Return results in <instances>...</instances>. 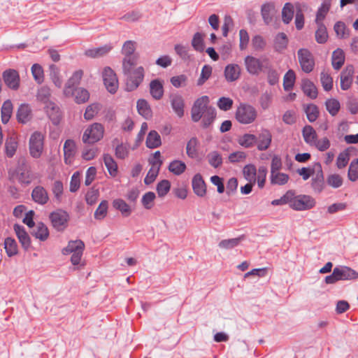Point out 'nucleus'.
<instances>
[{
    "mask_svg": "<svg viewBox=\"0 0 358 358\" xmlns=\"http://www.w3.org/2000/svg\"><path fill=\"white\" fill-rule=\"evenodd\" d=\"M290 208L295 210H306L313 208L315 205V199L309 195L300 194L295 196L292 191Z\"/></svg>",
    "mask_w": 358,
    "mask_h": 358,
    "instance_id": "obj_4",
    "label": "nucleus"
},
{
    "mask_svg": "<svg viewBox=\"0 0 358 358\" xmlns=\"http://www.w3.org/2000/svg\"><path fill=\"white\" fill-rule=\"evenodd\" d=\"M31 199L37 204L44 206L49 201L47 190L41 185L36 186L31 192Z\"/></svg>",
    "mask_w": 358,
    "mask_h": 358,
    "instance_id": "obj_15",
    "label": "nucleus"
},
{
    "mask_svg": "<svg viewBox=\"0 0 358 358\" xmlns=\"http://www.w3.org/2000/svg\"><path fill=\"white\" fill-rule=\"evenodd\" d=\"M299 62L305 73H310L315 66L313 54L306 48H301L297 52Z\"/></svg>",
    "mask_w": 358,
    "mask_h": 358,
    "instance_id": "obj_7",
    "label": "nucleus"
},
{
    "mask_svg": "<svg viewBox=\"0 0 358 358\" xmlns=\"http://www.w3.org/2000/svg\"><path fill=\"white\" fill-rule=\"evenodd\" d=\"M266 42L260 35H255L252 38V46L255 51H263L266 47Z\"/></svg>",
    "mask_w": 358,
    "mask_h": 358,
    "instance_id": "obj_62",
    "label": "nucleus"
},
{
    "mask_svg": "<svg viewBox=\"0 0 358 358\" xmlns=\"http://www.w3.org/2000/svg\"><path fill=\"white\" fill-rule=\"evenodd\" d=\"M241 74V68L237 64H227L224 71V76L228 83H233L238 80Z\"/></svg>",
    "mask_w": 358,
    "mask_h": 358,
    "instance_id": "obj_13",
    "label": "nucleus"
},
{
    "mask_svg": "<svg viewBox=\"0 0 358 358\" xmlns=\"http://www.w3.org/2000/svg\"><path fill=\"white\" fill-rule=\"evenodd\" d=\"M13 106L10 99L6 100L1 108V117L3 124H7L12 115Z\"/></svg>",
    "mask_w": 358,
    "mask_h": 358,
    "instance_id": "obj_29",
    "label": "nucleus"
},
{
    "mask_svg": "<svg viewBox=\"0 0 358 358\" xmlns=\"http://www.w3.org/2000/svg\"><path fill=\"white\" fill-rule=\"evenodd\" d=\"M83 76V71L82 70L76 71L72 74L65 84L64 93L66 96H70L73 94V91L76 89V87L79 85Z\"/></svg>",
    "mask_w": 358,
    "mask_h": 358,
    "instance_id": "obj_12",
    "label": "nucleus"
},
{
    "mask_svg": "<svg viewBox=\"0 0 358 358\" xmlns=\"http://www.w3.org/2000/svg\"><path fill=\"white\" fill-rule=\"evenodd\" d=\"M113 208L119 210L123 217H129L132 212L131 207L122 199L113 200Z\"/></svg>",
    "mask_w": 358,
    "mask_h": 358,
    "instance_id": "obj_45",
    "label": "nucleus"
},
{
    "mask_svg": "<svg viewBox=\"0 0 358 358\" xmlns=\"http://www.w3.org/2000/svg\"><path fill=\"white\" fill-rule=\"evenodd\" d=\"M302 134L304 139V141L313 145V143H315V141L317 140V134L313 127L310 125H306L302 130Z\"/></svg>",
    "mask_w": 358,
    "mask_h": 358,
    "instance_id": "obj_35",
    "label": "nucleus"
},
{
    "mask_svg": "<svg viewBox=\"0 0 358 358\" xmlns=\"http://www.w3.org/2000/svg\"><path fill=\"white\" fill-rule=\"evenodd\" d=\"M320 81L324 91L329 92L333 87V78L329 73L323 71L320 73Z\"/></svg>",
    "mask_w": 358,
    "mask_h": 358,
    "instance_id": "obj_54",
    "label": "nucleus"
},
{
    "mask_svg": "<svg viewBox=\"0 0 358 358\" xmlns=\"http://www.w3.org/2000/svg\"><path fill=\"white\" fill-rule=\"evenodd\" d=\"M216 111L215 108H209L202 116L201 124L205 129L208 128L215 120Z\"/></svg>",
    "mask_w": 358,
    "mask_h": 358,
    "instance_id": "obj_49",
    "label": "nucleus"
},
{
    "mask_svg": "<svg viewBox=\"0 0 358 358\" xmlns=\"http://www.w3.org/2000/svg\"><path fill=\"white\" fill-rule=\"evenodd\" d=\"M294 6L291 3H286L282 10V19L285 24H289L294 16Z\"/></svg>",
    "mask_w": 358,
    "mask_h": 358,
    "instance_id": "obj_46",
    "label": "nucleus"
},
{
    "mask_svg": "<svg viewBox=\"0 0 358 358\" xmlns=\"http://www.w3.org/2000/svg\"><path fill=\"white\" fill-rule=\"evenodd\" d=\"M267 75V82L271 85H275L278 83L280 79V74L271 65L265 72Z\"/></svg>",
    "mask_w": 358,
    "mask_h": 358,
    "instance_id": "obj_55",
    "label": "nucleus"
},
{
    "mask_svg": "<svg viewBox=\"0 0 358 358\" xmlns=\"http://www.w3.org/2000/svg\"><path fill=\"white\" fill-rule=\"evenodd\" d=\"M85 244L81 240L70 241L68 243L66 247L62 249V254L64 255H68L73 252L84 250Z\"/></svg>",
    "mask_w": 358,
    "mask_h": 358,
    "instance_id": "obj_32",
    "label": "nucleus"
},
{
    "mask_svg": "<svg viewBox=\"0 0 358 358\" xmlns=\"http://www.w3.org/2000/svg\"><path fill=\"white\" fill-rule=\"evenodd\" d=\"M212 67L210 65L206 64L203 66L199 78L197 80V85H203L206 80H208L212 74Z\"/></svg>",
    "mask_w": 358,
    "mask_h": 358,
    "instance_id": "obj_58",
    "label": "nucleus"
},
{
    "mask_svg": "<svg viewBox=\"0 0 358 358\" xmlns=\"http://www.w3.org/2000/svg\"><path fill=\"white\" fill-rule=\"evenodd\" d=\"M44 108L52 123L55 126L59 125L62 119V113L59 107L54 102H49Z\"/></svg>",
    "mask_w": 358,
    "mask_h": 358,
    "instance_id": "obj_10",
    "label": "nucleus"
},
{
    "mask_svg": "<svg viewBox=\"0 0 358 358\" xmlns=\"http://www.w3.org/2000/svg\"><path fill=\"white\" fill-rule=\"evenodd\" d=\"M331 4V0H324L316 13L315 23H323L327 14L328 13Z\"/></svg>",
    "mask_w": 358,
    "mask_h": 358,
    "instance_id": "obj_30",
    "label": "nucleus"
},
{
    "mask_svg": "<svg viewBox=\"0 0 358 358\" xmlns=\"http://www.w3.org/2000/svg\"><path fill=\"white\" fill-rule=\"evenodd\" d=\"M110 50L111 46L110 45H105L101 47L86 50L85 51V55L91 58L99 57L109 52Z\"/></svg>",
    "mask_w": 358,
    "mask_h": 358,
    "instance_id": "obj_28",
    "label": "nucleus"
},
{
    "mask_svg": "<svg viewBox=\"0 0 358 358\" xmlns=\"http://www.w3.org/2000/svg\"><path fill=\"white\" fill-rule=\"evenodd\" d=\"M49 219L56 231H63L68 227L70 216L66 210L59 208L50 213Z\"/></svg>",
    "mask_w": 358,
    "mask_h": 358,
    "instance_id": "obj_3",
    "label": "nucleus"
},
{
    "mask_svg": "<svg viewBox=\"0 0 358 358\" xmlns=\"http://www.w3.org/2000/svg\"><path fill=\"white\" fill-rule=\"evenodd\" d=\"M345 62V54L343 50L338 48L334 50L331 56L332 66L336 70H339Z\"/></svg>",
    "mask_w": 358,
    "mask_h": 358,
    "instance_id": "obj_34",
    "label": "nucleus"
},
{
    "mask_svg": "<svg viewBox=\"0 0 358 358\" xmlns=\"http://www.w3.org/2000/svg\"><path fill=\"white\" fill-rule=\"evenodd\" d=\"M33 235L38 239L44 241L49 236V231L48 227L43 222L38 223L36 229L34 231Z\"/></svg>",
    "mask_w": 358,
    "mask_h": 358,
    "instance_id": "obj_48",
    "label": "nucleus"
},
{
    "mask_svg": "<svg viewBox=\"0 0 358 358\" xmlns=\"http://www.w3.org/2000/svg\"><path fill=\"white\" fill-rule=\"evenodd\" d=\"M301 89L303 93L312 99L317 96V89L315 84L309 79L305 78L301 82Z\"/></svg>",
    "mask_w": 358,
    "mask_h": 358,
    "instance_id": "obj_24",
    "label": "nucleus"
},
{
    "mask_svg": "<svg viewBox=\"0 0 358 358\" xmlns=\"http://www.w3.org/2000/svg\"><path fill=\"white\" fill-rule=\"evenodd\" d=\"M2 79L8 88L13 90H18L20 87V76L16 70L12 69L5 70L2 73Z\"/></svg>",
    "mask_w": 358,
    "mask_h": 358,
    "instance_id": "obj_9",
    "label": "nucleus"
},
{
    "mask_svg": "<svg viewBox=\"0 0 358 358\" xmlns=\"http://www.w3.org/2000/svg\"><path fill=\"white\" fill-rule=\"evenodd\" d=\"M102 79L108 92L112 94V69L106 66L102 71Z\"/></svg>",
    "mask_w": 358,
    "mask_h": 358,
    "instance_id": "obj_50",
    "label": "nucleus"
},
{
    "mask_svg": "<svg viewBox=\"0 0 358 358\" xmlns=\"http://www.w3.org/2000/svg\"><path fill=\"white\" fill-rule=\"evenodd\" d=\"M43 150V136L39 131L34 132L29 138V152L32 157L39 158Z\"/></svg>",
    "mask_w": 358,
    "mask_h": 358,
    "instance_id": "obj_8",
    "label": "nucleus"
},
{
    "mask_svg": "<svg viewBox=\"0 0 358 358\" xmlns=\"http://www.w3.org/2000/svg\"><path fill=\"white\" fill-rule=\"evenodd\" d=\"M150 93L155 100H159L164 95L163 83L159 79H155L150 83Z\"/></svg>",
    "mask_w": 358,
    "mask_h": 358,
    "instance_id": "obj_22",
    "label": "nucleus"
},
{
    "mask_svg": "<svg viewBox=\"0 0 358 358\" xmlns=\"http://www.w3.org/2000/svg\"><path fill=\"white\" fill-rule=\"evenodd\" d=\"M136 108L138 113L144 118L148 120L152 117V109L150 104L145 99H138L136 103Z\"/></svg>",
    "mask_w": 358,
    "mask_h": 358,
    "instance_id": "obj_27",
    "label": "nucleus"
},
{
    "mask_svg": "<svg viewBox=\"0 0 358 358\" xmlns=\"http://www.w3.org/2000/svg\"><path fill=\"white\" fill-rule=\"evenodd\" d=\"M145 144L146 146L150 149L159 147L162 144V141L158 132L155 130L150 131L147 136Z\"/></svg>",
    "mask_w": 358,
    "mask_h": 358,
    "instance_id": "obj_33",
    "label": "nucleus"
},
{
    "mask_svg": "<svg viewBox=\"0 0 358 358\" xmlns=\"http://www.w3.org/2000/svg\"><path fill=\"white\" fill-rule=\"evenodd\" d=\"M244 64L247 72L252 76H257L258 58L247 55L244 58Z\"/></svg>",
    "mask_w": 358,
    "mask_h": 358,
    "instance_id": "obj_31",
    "label": "nucleus"
},
{
    "mask_svg": "<svg viewBox=\"0 0 358 358\" xmlns=\"http://www.w3.org/2000/svg\"><path fill=\"white\" fill-rule=\"evenodd\" d=\"M13 228L22 247L27 250L31 246V238L24 227L20 224H15Z\"/></svg>",
    "mask_w": 358,
    "mask_h": 358,
    "instance_id": "obj_17",
    "label": "nucleus"
},
{
    "mask_svg": "<svg viewBox=\"0 0 358 358\" xmlns=\"http://www.w3.org/2000/svg\"><path fill=\"white\" fill-rule=\"evenodd\" d=\"M169 101L171 108L176 115L181 118L184 116L185 114V100L182 95L176 93L171 94L169 96Z\"/></svg>",
    "mask_w": 358,
    "mask_h": 358,
    "instance_id": "obj_11",
    "label": "nucleus"
},
{
    "mask_svg": "<svg viewBox=\"0 0 358 358\" xmlns=\"http://www.w3.org/2000/svg\"><path fill=\"white\" fill-rule=\"evenodd\" d=\"M350 154L348 149H345L343 152H340L336 159L337 167L339 169L345 167L350 161Z\"/></svg>",
    "mask_w": 358,
    "mask_h": 358,
    "instance_id": "obj_56",
    "label": "nucleus"
},
{
    "mask_svg": "<svg viewBox=\"0 0 358 358\" xmlns=\"http://www.w3.org/2000/svg\"><path fill=\"white\" fill-rule=\"evenodd\" d=\"M18 181L23 185H29L32 181L33 177L30 169L25 164H22L17 170Z\"/></svg>",
    "mask_w": 358,
    "mask_h": 358,
    "instance_id": "obj_25",
    "label": "nucleus"
},
{
    "mask_svg": "<svg viewBox=\"0 0 358 358\" xmlns=\"http://www.w3.org/2000/svg\"><path fill=\"white\" fill-rule=\"evenodd\" d=\"M319 171L316 176L312 178L311 187L317 193H320L324 187V175L320 164H317Z\"/></svg>",
    "mask_w": 358,
    "mask_h": 358,
    "instance_id": "obj_23",
    "label": "nucleus"
},
{
    "mask_svg": "<svg viewBox=\"0 0 358 358\" xmlns=\"http://www.w3.org/2000/svg\"><path fill=\"white\" fill-rule=\"evenodd\" d=\"M171 188V182L168 180H162L156 187L157 192L159 197H163L167 194Z\"/></svg>",
    "mask_w": 358,
    "mask_h": 358,
    "instance_id": "obj_63",
    "label": "nucleus"
},
{
    "mask_svg": "<svg viewBox=\"0 0 358 358\" xmlns=\"http://www.w3.org/2000/svg\"><path fill=\"white\" fill-rule=\"evenodd\" d=\"M257 141V138L255 135L251 134H245L238 138V143L241 146L249 148L252 147L256 143Z\"/></svg>",
    "mask_w": 358,
    "mask_h": 358,
    "instance_id": "obj_47",
    "label": "nucleus"
},
{
    "mask_svg": "<svg viewBox=\"0 0 358 358\" xmlns=\"http://www.w3.org/2000/svg\"><path fill=\"white\" fill-rule=\"evenodd\" d=\"M244 239L245 235H241L234 238L224 239L219 243L218 246L226 250L232 249L238 246L239 243Z\"/></svg>",
    "mask_w": 358,
    "mask_h": 358,
    "instance_id": "obj_38",
    "label": "nucleus"
},
{
    "mask_svg": "<svg viewBox=\"0 0 358 358\" xmlns=\"http://www.w3.org/2000/svg\"><path fill=\"white\" fill-rule=\"evenodd\" d=\"M31 73L36 82L41 84L43 82L44 75L41 66L38 64H34L31 66Z\"/></svg>",
    "mask_w": 358,
    "mask_h": 358,
    "instance_id": "obj_61",
    "label": "nucleus"
},
{
    "mask_svg": "<svg viewBox=\"0 0 358 358\" xmlns=\"http://www.w3.org/2000/svg\"><path fill=\"white\" fill-rule=\"evenodd\" d=\"M50 96V90L48 87L43 86L38 90L37 95H36L37 99L39 101L45 103V105L48 103L50 102L49 101Z\"/></svg>",
    "mask_w": 358,
    "mask_h": 358,
    "instance_id": "obj_64",
    "label": "nucleus"
},
{
    "mask_svg": "<svg viewBox=\"0 0 358 358\" xmlns=\"http://www.w3.org/2000/svg\"><path fill=\"white\" fill-rule=\"evenodd\" d=\"M138 54L126 55L122 59V71H129V70L134 69V68L138 63Z\"/></svg>",
    "mask_w": 358,
    "mask_h": 358,
    "instance_id": "obj_37",
    "label": "nucleus"
},
{
    "mask_svg": "<svg viewBox=\"0 0 358 358\" xmlns=\"http://www.w3.org/2000/svg\"><path fill=\"white\" fill-rule=\"evenodd\" d=\"M288 43V39L285 33H279L277 34L275 38L274 46L275 49L278 52H280L285 50Z\"/></svg>",
    "mask_w": 358,
    "mask_h": 358,
    "instance_id": "obj_51",
    "label": "nucleus"
},
{
    "mask_svg": "<svg viewBox=\"0 0 358 358\" xmlns=\"http://www.w3.org/2000/svg\"><path fill=\"white\" fill-rule=\"evenodd\" d=\"M151 164L152 167L150 169L145 178H144V182L145 185H150L155 180L159 174L162 162L161 160L157 162L154 161L151 162Z\"/></svg>",
    "mask_w": 358,
    "mask_h": 358,
    "instance_id": "obj_26",
    "label": "nucleus"
},
{
    "mask_svg": "<svg viewBox=\"0 0 358 358\" xmlns=\"http://www.w3.org/2000/svg\"><path fill=\"white\" fill-rule=\"evenodd\" d=\"M4 249L9 257L16 255L18 252L17 242L11 237H8L5 239Z\"/></svg>",
    "mask_w": 358,
    "mask_h": 358,
    "instance_id": "obj_39",
    "label": "nucleus"
},
{
    "mask_svg": "<svg viewBox=\"0 0 358 358\" xmlns=\"http://www.w3.org/2000/svg\"><path fill=\"white\" fill-rule=\"evenodd\" d=\"M208 103L209 97L206 95L198 98L194 102L191 109V117L193 122H199L201 119L203 115L206 113L209 108H213L212 106H208Z\"/></svg>",
    "mask_w": 358,
    "mask_h": 358,
    "instance_id": "obj_5",
    "label": "nucleus"
},
{
    "mask_svg": "<svg viewBox=\"0 0 358 358\" xmlns=\"http://www.w3.org/2000/svg\"><path fill=\"white\" fill-rule=\"evenodd\" d=\"M317 29L315 31V40L320 44H324L328 39V33L324 23L316 24Z\"/></svg>",
    "mask_w": 358,
    "mask_h": 358,
    "instance_id": "obj_42",
    "label": "nucleus"
},
{
    "mask_svg": "<svg viewBox=\"0 0 358 358\" xmlns=\"http://www.w3.org/2000/svg\"><path fill=\"white\" fill-rule=\"evenodd\" d=\"M296 75L293 70L289 69L285 74L283 78V88L285 91L291 90L295 83Z\"/></svg>",
    "mask_w": 358,
    "mask_h": 358,
    "instance_id": "obj_44",
    "label": "nucleus"
},
{
    "mask_svg": "<svg viewBox=\"0 0 358 358\" xmlns=\"http://www.w3.org/2000/svg\"><path fill=\"white\" fill-rule=\"evenodd\" d=\"M17 148V143L15 138L10 137L6 140L5 154L8 158L14 156Z\"/></svg>",
    "mask_w": 358,
    "mask_h": 358,
    "instance_id": "obj_52",
    "label": "nucleus"
},
{
    "mask_svg": "<svg viewBox=\"0 0 358 358\" xmlns=\"http://www.w3.org/2000/svg\"><path fill=\"white\" fill-rule=\"evenodd\" d=\"M208 163L211 166L217 168L222 164V158L217 151H213L208 155Z\"/></svg>",
    "mask_w": 358,
    "mask_h": 358,
    "instance_id": "obj_60",
    "label": "nucleus"
},
{
    "mask_svg": "<svg viewBox=\"0 0 358 358\" xmlns=\"http://www.w3.org/2000/svg\"><path fill=\"white\" fill-rule=\"evenodd\" d=\"M289 176L287 173L275 172L271 173V182L273 185H283L289 180Z\"/></svg>",
    "mask_w": 358,
    "mask_h": 358,
    "instance_id": "obj_53",
    "label": "nucleus"
},
{
    "mask_svg": "<svg viewBox=\"0 0 358 358\" xmlns=\"http://www.w3.org/2000/svg\"><path fill=\"white\" fill-rule=\"evenodd\" d=\"M257 148L259 151L266 150L271 145L272 135L268 129H264L257 136Z\"/></svg>",
    "mask_w": 358,
    "mask_h": 358,
    "instance_id": "obj_14",
    "label": "nucleus"
},
{
    "mask_svg": "<svg viewBox=\"0 0 358 358\" xmlns=\"http://www.w3.org/2000/svg\"><path fill=\"white\" fill-rule=\"evenodd\" d=\"M192 45L198 52H201L204 50L203 38L201 33L196 32L194 34L192 41Z\"/></svg>",
    "mask_w": 358,
    "mask_h": 358,
    "instance_id": "obj_59",
    "label": "nucleus"
},
{
    "mask_svg": "<svg viewBox=\"0 0 358 358\" xmlns=\"http://www.w3.org/2000/svg\"><path fill=\"white\" fill-rule=\"evenodd\" d=\"M186 164L185 162L180 160H173L172 161L168 167V169L170 172L176 176H180L185 172L186 170Z\"/></svg>",
    "mask_w": 358,
    "mask_h": 358,
    "instance_id": "obj_41",
    "label": "nucleus"
},
{
    "mask_svg": "<svg viewBox=\"0 0 358 358\" xmlns=\"http://www.w3.org/2000/svg\"><path fill=\"white\" fill-rule=\"evenodd\" d=\"M243 173L246 180L255 183L257 180V169L253 164H247L243 169Z\"/></svg>",
    "mask_w": 358,
    "mask_h": 358,
    "instance_id": "obj_43",
    "label": "nucleus"
},
{
    "mask_svg": "<svg viewBox=\"0 0 358 358\" xmlns=\"http://www.w3.org/2000/svg\"><path fill=\"white\" fill-rule=\"evenodd\" d=\"M63 150L64 155V162L66 164H69L71 163V161L73 159L76 152V146L75 141L71 139H67L64 144Z\"/></svg>",
    "mask_w": 358,
    "mask_h": 358,
    "instance_id": "obj_20",
    "label": "nucleus"
},
{
    "mask_svg": "<svg viewBox=\"0 0 358 358\" xmlns=\"http://www.w3.org/2000/svg\"><path fill=\"white\" fill-rule=\"evenodd\" d=\"M354 68L352 66H347L341 73V88L348 90L352 85Z\"/></svg>",
    "mask_w": 358,
    "mask_h": 358,
    "instance_id": "obj_18",
    "label": "nucleus"
},
{
    "mask_svg": "<svg viewBox=\"0 0 358 358\" xmlns=\"http://www.w3.org/2000/svg\"><path fill=\"white\" fill-rule=\"evenodd\" d=\"M336 269L338 271V275L341 280H351L358 278V273L355 270L348 266H336Z\"/></svg>",
    "mask_w": 358,
    "mask_h": 358,
    "instance_id": "obj_21",
    "label": "nucleus"
},
{
    "mask_svg": "<svg viewBox=\"0 0 358 358\" xmlns=\"http://www.w3.org/2000/svg\"><path fill=\"white\" fill-rule=\"evenodd\" d=\"M199 141L196 137L191 138L187 143L186 153L191 159H195L198 157Z\"/></svg>",
    "mask_w": 358,
    "mask_h": 358,
    "instance_id": "obj_36",
    "label": "nucleus"
},
{
    "mask_svg": "<svg viewBox=\"0 0 358 358\" xmlns=\"http://www.w3.org/2000/svg\"><path fill=\"white\" fill-rule=\"evenodd\" d=\"M32 113L30 106L28 103H22L17 108L16 118L18 122L26 124L31 120Z\"/></svg>",
    "mask_w": 358,
    "mask_h": 358,
    "instance_id": "obj_19",
    "label": "nucleus"
},
{
    "mask_svg": "<svg viewBox=\"0 0 358 358\" xmlns=\"http://www.w3.org/2000/svg\"><path fill=\"white\" fill-rule=\"evenodd\" d=\"M123 73L126 76L125 90L129 92L138 88L143 82L145 76V69L141 66Z\"/></svg>",
    "mask_w": 358,
    "mask_h": 358,
    "instance_id": "obj_1",
    "label": "nucleus"
},
{
    "mask_svg": "<svg viewBox=\"0 0 358 358\" xmlns=\"http://www.w3.org/2000/svg\"><path fill=\"white\" fill-rule=\"evenodd\" d=\"M104 128L100 123H94L87 128L83 135L85 143L93 144L99 141L103 136Z\"/></svg>",
    "mask_w": 358,
    "mask_h": 358,
    "instance_id": "obj_6",
    "label": "nucleus"
},
{
    "mask_svg": "<svg viewBox=\"0 0 358 358\" xmlns=\"http://www.w3.org/2000/svg\"><path fill=\"white\" fill-rule=\"evenodd\" d=\"M71 95H74L75 101L78 104L84 103L90 99V93L88 90L83 87L76 88L73 91V94Z\"/></svg>",
    "mask_w": 358,
    "mask_h": 358,
    "instance_id": "obj_40",
    "label": "nucleus"
},
{
    "mask_svg": "<svg viewBox=\"0 0 358 358\" xmlns=\"http://www.w3.org/2000/svg\"><path fill=\"white\" fill-rule=\"evenodd\" d=\"M192 186L194 194L199 196L203 197L206 194V185L200 173L194 176L192 180Z\"/></svg>",
    "mask_w": 358,
    "mask_h": 358,
    "instance_id": "obj_16",
    "label": "nucleus"
},
{
    "mask_svg": "<svg viewBox=\"0 0 358 358\" xmlns=\"http://www.w3.org/2000/svg\"><path fill=\"white\" fill-rule=\"evenodd\" d=\"M348 178L352 182L358 180V158L353 159L350 164Z\"/></svg>",
    "mask_w": 358,
    "mask_h": 358,
    "instance_id": "obj_57",
    "label": "nucleus"
},
{
    "mask_svg": "<svg viewBox=\"0 0 358 358\" xmlns=\"http://www.w3.org/2000/svg\"><path fill=\"white\" fill-rule=\"evenodd\" d=\"M257 116V110L252 106L244 103H240L235 113L236 120L243 124L252 123Z\"/></svg>",
    "mask_w": 358,
    "mask_h": 358,
    "instance_id": "obj_2",
    "label": "nucleus"
}]
</instances>
